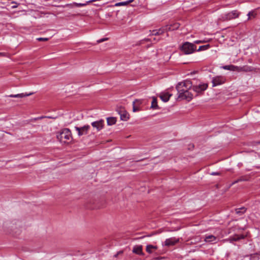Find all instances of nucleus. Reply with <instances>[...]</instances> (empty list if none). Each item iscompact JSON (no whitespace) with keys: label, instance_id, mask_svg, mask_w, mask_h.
Wrapping results in <instances>:
<instances>
[{"label":"nucleus","instance_id":"f257e3e1","mask_svg":"<svg viewBox=\"0 0 260 260\" xmlns=\"http://www.w3.org/2000/svg\"><path fill=\"white\" fill-rule=\"evenodd\" d=\"M176 88L178 91V98L181 100H185L188 102L190 101L193 99V95L189 91V90L181 88L179 86H176Z\"/></svg>","mask_w":260,"mask_h":260},{"label":"nucleus","instance_id":"f03ea898","mask_svg":"<svg viewBox=\"0 0 260 260\" xmlns=\"http://www.w3.org/2000/svg\"><path fill=\"white\" fill-rule=\"evenodd\" d=\"M56 137L60 142L68 143V141H70L72 138L71 132L69 128H64L57 135Z\"/></svg>","mask_w":260,"mask_h":260},{"label":"nucleus","instance_id":"7ed1b4c3","mask_svg":"<svg viewBox=\"0 0 260 260\" xmlns=\"http://www.w3.org/2000/svg\"><path fill=\"white\" fill-rule=\"evenodd\" d=\"M180 50L185 54H190L196 51L197 46L193 43L186 42L180 47Z\"/></svg>","mask_w":260,"mask_h":260},{"label":"nucleus","instance_id":"20e7f679","mask_svg":"<svg viewBox=\"0 0 260 260\" xmlns=\"http://www.w3.org/2000/svg\"><path fill=\"white\" fill-rule=\"evenodd\" d=\"M208 87L207 83H200L199 85H193L192 90L197 93L195 96H197L199 94H203V92L207 89Z\"/></svg>","mask_w":260,"mask_h":260},{"label":"nucleus","instance_id":"39448f33","mask_svg":"<svg viewBox=\"0 0 260 260\" xmlns=\"http://www.w3.org/2000/svg\"><path fill=\"white\" fill-rule=\"evenodd\" d=\"M116 111L119 114L121 120L127 121L129 119V115L124 107H118L116 109Z\"/></svg>","mask_w":260,"mask_h":260},{"label":"nucleus","instance_id":"423d86ee","mask_svg":"<svg viewBox=\"0 0 260 260\" xmlns=\"http://www.w3.org/2000/svg\"><path fill=\"white\" fill-rule=\"evenodd\" d=\"M240 13L237 10H233L229 13L225 14L223 16L224 20H230L233 19L238 18Z\"/></svg>","mask_w":260,"mask_h":260},{"label":"nucleus","instance_id":"0eeeda50","mask_svg":"<svg viewBox=\"0 0 260 260\" xmlns=\"http://www.w3.org/2000/svg\"><path fill=\"white\" fill-rule=\"evenodd\" d=\"M90 126L89 125H85L82 127L75 126V129L78 132V135L80 137L83 135H87L90 129Z\"/></svg>","mask_w":260,"mask_h":260},{"label":"nucleus","instance_id":"6e6552de","mask_svg":"<svg viewBox=\"0 0 260 260\" xmlns=\"http://www.w3.org/2000/svg\"><path fill=\"white\" fill-rule=\"evenodd\" d=\"M193 85L190 80H186L183 82L178 83L176 86H179L181 88L186 89V90H190L191 89H192V86H193Z\"/></svg>","mask_w":260,"mask_h":260},{"label":"nucleus","instance_id":"1a4fd4ad","mask_svg":"<svg viewBox=\"0 0 260 260\" xmlns=\"http://www.w3.org/2000/svg\"><path fill=\"white\" fill-rule=\"evenodd\" d=\"M179 242V239L175 237H172L170 238L167 239L165 242L162 243V246L169 247L171 246H174L176 244Z\"/></svg>","mask_w":260,"mask_h":260},{"label":"nucleus","instance_id":"9d476101","mask_svg":"<svg viewBox=\"0 0 260 260\" xmlns=\"http://www.w3.org/2000/svg\"><path fill=\"white\" fill-rule=\"evenodd\" d=\"M224 82V79L222 77L217 76L213 78L212 80V86L215 87L223 84Z\"/></svg>","mask_w":260,"mask_h":260},{"label":"nucleus","instance_id":"9b49d317","mask_svg":"<svg viewBox=\"0 0 260 260\" xmlns=\"http://www.w3.org/2000/svg\"><path fill=\"white\" fill-rule=\"evenodd\" d=\"M132 251L134 253L139 255L144 256V253L143 252V246L141 245H135L133 248Z\"/></svg>","mask_w":260,"mask_h":260},{"label":"nucleus","instance_id":"f8f14e48","mask_svg":"<svg viewBox=\"0 0 260 260\" xmlns=\"http://www.w3.org/2000/svg\"><path fill=\"white\" fill-rule=\"evenodd\" d=\"M104 125V120L103 119H101L98 121H94L91 123V125L94 127L96 128L98 131H99L101 130Z\"/></svg>","mask_w":260,"mask_h":260},{"label":"nucleus","instance_id":"ddd939ff","mask_svg":"<svg viewBox=\"0 0 260 260\" xmlns=\"http://www.w3.org/2000/svg\"><path fill=\"white\" fill-rule=\"evenodd\" d=\"M244 238L245 236L243 235H235L232 237H230L228 239H224V241L232 243L234 241H237L241 239H243Z\"/></svg>","mask_w":260,"mask_h":260},{"label":"nucleus","instance_id":"4468645a","mask_svg":"<svg viewBox=\"0 0 260 260\" xmlns=\"http://www.w3.org/2000/svg\"><path fill=\"white\" fill-rule=\"evenodd\" d=\"M180 26L178 22L171 23L166 26V30L167 31H173L177 29Z\"/></svg>","mask_w":260,"mask_h":260},{"label":"nucleus","instance_id":"2eb2a0df","mask_svg":"<svg viewBox=\"0 0 260 260\" xmlns=\"http://www.w3.org/2000/svg\"><path fill=\"white\" fill-rule=\"evenodd\" d=\"M166 31V26H165L161 28H159V29L153 30L152 31L151 33L149 35V36H151V35L159 36V35H160L162 34L163 33H164V32Z\"/></svg>","mask_w":260,"mask_h":260},{"label":"nucleus","instance_id":"dca6fc26","mask_svg":"<svg viewBox=\"0 0 260 260\" xmlns=\"http://www.w3.org/2000/svg\"><path fill=\"white\" fill-rule=\"evenodd\" d=\"M171 96L172 94H170L168 92L161 93L159 95V98L163 102H167Z\"/></svg>","mask_w":260,"mask_h":260},{"label":"nucleus","instance_id":"f3484780","mask_svg":"<svg viewBox=\"0 0 260 260\" xmlns=\"http://www.w3.org/2000/svg\"><path fill=\"white\" fill-rule=\"evenodd\" d=\"M216 237L213 235L206 236L205 237V241L206 242H213L214 243L216 242Z\"/></svg>","mask_w":260,"mask_h":260},{"label":"nucleus","instance_id":"a211bd4d","mask_svg":"<svg viewBox=\"0 0 260 260\" xmlns=\"http://www.w3.org/2000/svg\"><path fill=\"white\" fill-rule=\"evenodd\" d=\"M255 69L251 66H244L243 67H241L240 70H239V69H238V71H244L245 72H253L255 71Z\"/></svg>","mask_w":260,"mask_h":260},{"label":"nucleus","instance_id":"6ab92c4d","mask_svg":"<svg viewBox=\"0 0 260 260\" xmlns=\"http://www.w3.org/2000/svg\"><path fill=\"white\" fill-rule=\"evenodd\" d=\"M151 108L153 109H159V107L157 105V101L156 98L153 96L152 101L151 102Z\"/></svg>","mask_w":260,"mask_h":260},{"label":"nucleus","instance_id":"aec40b11","mask_svg":"<svg viewBox=\"0 0 260 260\" xmlns=\"http://www.w3.org/2000/svg\"><path fill=\"white\" fill-rule=\"evenodd\" d=\"M137 103L138 104V105H140L142 103V102L140 100H136L135 101L133 102V112H134L139 111L140 110L139 108L136 105V104Z\"/></svg>","mask_w":260,"mask_h":260},{"label":"nucleus","instance_id":"412c9836","mask_svg":"<svg viewBox=\"0 0 260 260\" xmlns=\"http://www.w3.org/2000/svg\"><path fill=\"white\" fill-rule=\"evenodd\" d=\"M32 94V93H19L17 94H11L9 95L10 97L11 98H22L25 96H27L29 95H30Z\"/></svg>","mask_w":260,"mask_h":260},{"label":"nucleus","instance_id":"4be33fe9","mask_svg":"<svg viewBox=\"0 0 260 260\" xmlns=\"http://www.w3.org/2000/svg\"><path fill=\"white\" fill-rule=\"evenodd\" d=\"M222 68L224 70H230V71H238L239 69L238 67L234 66V65H226L222 67Z\"/></svg>","mask_w":260,"mask_h":260},{"label":"nucleus","instance_id":"5701e85b","mask_svg":"<svg viewBox=\"0 0 260 260\" xmlns=\"http://www.w3.org/2000/svg\"><path fill=\"white\" fill-rule=\"evenodd\" d=\"M116 118L114 117H110L107 118V122L108 125H112L116 123Z\"/></svg>","mask_w":260,"mask_h":260},{"label":"nucleus","instance_id":"b1692460","mask_svg":"<svg viewBox=\"0 0 260 260\" xmlns=\"http://www.w3.org/2000/svg\"><path fill=\"white\" fill-rule=\"evenodd\" d=\"M134 2V0H128L126 2H119L117 3L114 5L115 7H119V6H127L129 4L132 3Z\"/></svg>","mask_w":260,"mask_h":260},{"label":"nucleus","instance_id":"393cba45","mask_svg":"<svg viewBox=\"0 0 260 260\" xmlns=\"http://www.w3.org/2000/svg\"><path fill=\"white\" fill-rule=\"evenodd\" d=\"M246 211V208L243 207L240 208L235 209L236 213L239 215H243Z\"/></svg>","mask_w":260,"mask_h":260},{"label":"nucleus","instance_id":"a878e982","mask_svg":"<svg viewBox=\"0 0 260 260\" xmlns=\"http://www.w3.org/2000/svg\"><path fill=\"white\" fill-rule=\"evenodd\" d=\"M157 247L152 245H147L146 247V251L149 253H152L153 252L152 249H157Z\"/></svg>","mask_w":260,"mask_h":260},{"label":"nucleus","instance_id":"bb28decb","mask_svg":"<svg viewBox=\"0 0 260 260\" xmlns=\"http://www.w3.org/2000/svg\"><path fill=\"white\" fill-rule=\"evenodd\" d=\"M257 12L255 10H253L249 12V13L247 14V16H248V20H250L252 18H255Z\"/></svg>","mask_w":260,"mask_h":260},{"label":"nucleus","instance_id":"cd10ccee","mask_svg":"<svg viewBox=\"0 0 260 260\" xmlns=\"http://www.w3.org/2000/svg\"><path fill=\"white\" fill-rule=\"evenodd\" d=\"M96 1V0H90V1H88V2H87L86 3H85V4H83V3H75V5L77 7H83V6H85L87 5V4L92 3V2H95Z\"/></svg>","mask_w":260,"mask_h":260},{"label":"nucleus","instance_id":"c85d7f7f","mask_svg":"<svg viewBox=\"0 0 260 260\" xmlns=\"http://www.w3.org/2000/svg\"><path fill=\"white\" fill-rule=\"evenodd\" d=\"M210 47V45L209 44L201 46L199 47V49L197 50V51H200L202 50H205L208 49Z\"/></svg>","mask_w":260,"mask_h":260},{"label":"nucleus","instance_id":"c756f323","mask_svg":"<svg viewBox=\"0 0 260 260\" xmlns=\"http://www.w3.org/2000/svg\"><path fill=\"white\" fill-rule=\"evenodd\" d=\"M239 181L242 182V181H246L248 180V178L246 176H241L239 178H238Z\"/></svg>","mask_w":260,"mask_h":260},{"label":"nucleus","instance_id":"7c9ffc66","mask_svg":"<svg viewBox=\"0 0 260 260\" xmlns=\"http://www.w3.org/2000/svg\"><path fill=\"white\" fill-rule=\"evenodd\" d=\"M45 117H46V116H40V117H38L31 119L30 120V121H37L38 120H40V119H43V118H45Z\"/></svg>","mask_w":260,"mask_h":260},{"label":"nucleus","instance_id":"2f4dec72","mask_svg":"<svg viewBox=\"0 0 260 260\" xmlns=\"http://www.w3.org/2000/svg\"><path fill=\"white\" fill-rule=\"evenodd\" d=\"M37 40L39 41H46L48 40V38H39Z\"/></svg>","mask_w":260,"mask_h":260},{"label":"nucleus","instance_id":"473e14b6","mask_svg":"<svg viewBox=\"0 0 260 260\" xmlns=\"http://www.w3.org/2000/svg\"><path fill=\"white\" fill-rule=\"evenodd\" d=\"M210 174L213 176H215V175H220L221 173L218 172H213Z\"/></svg>","mask_w":260,"mask_h":260},{"label":"nucleus","instance_id":"72a5a7b5","mask_svg":"<svg viewBox=\"0 0 260 260\" xmlns=\"http://www.w3.org/2000/svg\"><path fill=\"white\" fill-rule=\"evenodd\" d=\"M239 182V180L238 179H237L236 180L234 181V182H233L230 185H229V188L231 187L232 186H233L234 184H236V183H237Z\"/></svg>","mask_w":260,"mask_h":260},{"label":"nucleus","instance_id":"f704fd0d","mask_svg":"<svg viewBox=\"0 0 260 260\" xmlns=\"http://www.w3.org/2000/svg\"><path fill=\"white\" fill-rule=\"evenodd\" d=\"M57 116H46L45 118L55 119L57 118Z\"/></svg>","mask_w":260,"mask_h":260},{"label":"nucleus","instance_id":"c9c22d12","mask_svg":"<svg viewBox=\"0 0 260 260\" xmlns=\"http://www.w3.org/2000/svg\"><path fill=\"white\" fill-rule=\"evenodd\" d=\"M12 4H15V5L12 6L11 7L13 9H14V8H16L17 7H18V4H17V3L15 2H12L11 3Z\"/></svg>","mask_w":260,"mask_h":260},{"label":"nucleus","instance_id":"e433bc0d","mask_svg":"<svg viewBox=\"0 0 260 260\" xmlns=\"http://www.w3.org/2000/svg\"><path fill=\"white\" fill-rule=\"evenodd\" d=\"M123 253V251L121 250V251H118L116 254H115L114 255V257H117L118 256V255L119 254H122Z\"/></svg>","mask_w":260,"mask_h":260},{"label":"nucleus","instance_id":"4c0bfd02","mask_svg":"<svg viewBox=\"0 0 260 260\" xmlns=\"http://www.w3.org/2000/svg\"><path fill=\"white\" fill-rule=\"evenodd\" d=\"M107 40V38H103V39H100L99 40H98L97 42L98 43H100L103 42H104V41H106Z\"/></svg>","mask_w":260,"mask_h":260},{"label":"nucleus","instance_id":"58836bf2","mask_svg":"<svg viewBox=\"0 0 260 260\" xmlns=\"http://www.w3.org/2000/svg\"><path fill=\"white\" fill-rule=\"evenodd\" d=\"M0 56H6V53L5 52H0Z\"/></svg>","mask_w":260,"mask_h":260},{"label":"nucleus","instance_id":"ea45409f","mask_svg":"<svg viewBox=\"0 0 260 260\" xmlns=\"http://www.w3.org/2000/svg\"><path fill=\"white\" fill-rule=\"evenodd\" d=\"M143 41H144L145 42H150V41H151V40H150V39L146 38V39H144L143 40ZM141 41H143V40H142Z\"/></svg>","mask_w":260,"mask_h":260},{"label":"nucleus","instance_id":"a19ab883","mask_svg":"<svg viewBox=\"0 0 260 260\" xmlns=\"http://www.w3.org/2000/svg\"><path fill=\"white\" fill-rule=\"evenodd\" d=\"M194 43H196V44H200V43H202V41H194Z\"/></svg>","mask_w":260,"mask_h":260},{"label":"nucleus","instance_id":"79ce46f5","mask_svg":"<svg viewBox=\"0 0 260 260\" xmlns=\"http://www.w3.org/2000/svg\"><path fill=\"white\" fill-rule=\"evenodd\" d=\"M256 144H260V141H257V142H256Z\"/></svg>","mask_w":260,"mask_h":260},{"label":"nucleus","instance_id":"37998d69","mask_svg":"<svg viewBox=\"0 0 260 260\" xmlns=\"http://www.w3.org/2000/svg\"><path fill=\"white\" fill-rule=\"evenodd\" d=\"M160 258H159V257H155V259H159Z\"/></svg>","mask_w":260,"mask_h":260},{"label":"nucleus","instance_id":"c03bdc74","mask_svg":"<svg viewBox=\"0 0 260 260\" xmlns=\"http://www.w3.org/2000/svg\"><path fill=\"white\" fill-rule=\"evenodd\" d=\"M143 160V159H141V160H138L137 161H141V160Z\"/></svg>","mask_w":260,"mask_h":260}]
</instances>
